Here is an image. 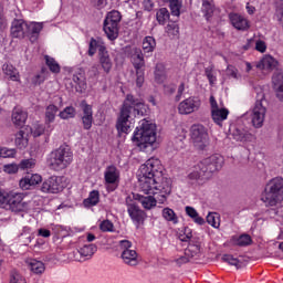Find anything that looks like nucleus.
<instances>
[{"instance_id":"nucleus-1","label":"nucleus","mask_w":283,"mask_h":283,"mask_svg":"<svg viewBox=\"0 0 283 283\" xmlns=\"http://www.w3.org/2000/svg\"><path fill=\"white\" fill-rule=\"evenodd\" d=\"M140 189L144 193L157 196L160 205L171 195V179L163 176L160 159L150 158L139 168Z\"/></svg>"},{"instance_id":"nucleus-2","label":"nucleus","mask_w":283,"mask_h":283,"mask_svg":"<svg viewBox=\"0 0 283 283\" xmlns=\"http://www.w3.org/2000/svg\"><path fill=\"white\" fill-rule=\"evenodd\" d=\"M136 116H147V106L143 98H137L132 94H127L116 123L118 134H129L132 120H134Z\"/></svg>"},{"instance_id":"nucleus-3","label":"nucleus","mask_w":283,"mask_h":283,"mask_svg":"<svg viewBox=\"0 0 283 283\" xmlns=\"http://www.w3.org/2000/svg\"><path fill=\"white\" fill-rule=\"evenodd\" d=\"M133 140L142 149L154 147L156 145V126L147 119H143L134 133Z\"/></svg>"},{"instance_id":"nucleus-4","label":"nucleus","mask_w":283,"mask_h":283,"mask_svg":"<svg viewBox=\"0 0 283 283\" xmlns=\"http://www.w3.org/2000/svg\"><path fill=\"white\" fill-rule=\"evenodd\" d=\"M73 156L70 146H60L57 149L50 153L48 165L53 171H63V169H67V167L72 165Z\"/></svg>"},{"instance_id":"nucleus-5","label":"nucleus","mask_w":283,"mask_h":283,"mask_svg":"<svg viewBox=\"0 0 283 283\" xmlns=\"http://www.w3.org/2000/svg\"><path fill=\"white\" fill-rule=\"evenodd\" d=\"M265 207H275L283 201V178L276 177L268 182L261 196Z\"/></svg>"},{"instance_id":"nucleus-6","label":"nucleus","mask_w":283,"mask_h":283,"mask_svg":"<svg viewBox=\"0 0 283 283\" xmlns=\"http://www.w3.org/2000/svg\"><path fill=\"white\" fill-rule=\"evenodd\" d=\"M122 19L123 15L117 10L109 11L106 14L103 30L109 41H116L118 39V25H120Z\"/></svg>"},{"instance_id":"nucleus-7","label":"nucleus","mask_w":283,"mask_h":283,"mask_svg":"<svg viewBox=\"0 0 283 283\" xmlns=\"http://www.w3.org/2000/svg\"><path fill=\"white\" fill-rule=\"evenodd\" d=\"M264 118H266V98L264 93L258 94V99L251 113V123L255 129H260L264 125Z\"/></svg>"},{"instance_id":"nucleus-8","label":"nucleus","mask_w":283,"mask_h":283,"mask_svg":"<svg viewBox=\"0 0 283 283\" xmlns=\"http://www.w3.org/2000/svg\"><path fill=\"white\" fill-rule=\"evenodd\" d=\"M224 165V157L221 155H212L203 160H201L197 165V169L201 171V174H206V178H211V174H216V171H220Z\"/></svg>"},{"instance_id":"nucleus-9","label":"nucleus","mask_w":283,"mask_h":283,"mask_svg":"<svg viewBox=\"0 0 283 283\" xmlns=\"http://www.w3.org/2000/svg\"><path fill=\"white\" fill-rule=\"evenodd\" d=\"M23 198L24 196L21 192H4L3 197H1L0 207L14 212L23 211L25 209Z\"/></svg>"},{"instance_id":"nucleus-10","label":"nucleus","mask_w":283,"mask_h":283,"mask_svg":"<svg viewBox=\"0 0 283 283\" xmlns=\"http://www.w3.org/2000/svg\"><path fill=\"white\" fill-rule=\"evenodd\" d=\"M190 136L193 146L200 151H203V149H207V147H209V133L207 132V128L203 125H192L190 128Z\"/></svg>"},{"instance_id":"nucleus-11","label":"nucleus","mask_w":283,"mask_h":283,"mask_svg":"<svg viewBox=\"0 0 283 283\" xmlns=\"http://www.w3.org/2000/svg\"><path fill=\"white\" fill-rule=\"evenodd\" d=\"M126 207L127 212L133 220L134 224H136V228L139 229L140 224H145V220L147 219V213L138 207L136 201L133 200L132 197L126 198Z\"/></svg>"},{"instance_id":"nucleus-12","label":"nucleus","mask_w":283,"mask_h":283,"mask_svg":"<svg viewBox=\"0 0 283 283\" xmlns=\"http://www.w3.org/2000/svg\"><path fill=\"white\" fill-rule=\"evenodd\" d=\"M43 193H59L63 191V185L61 184V177L52 176L46 179L41 187Z\"/></svg>"},{"instance_id":"nucleus-13","label":"nucleus","mask_w":283,"mask_h":283,"mask_svg":"<svg viewBox=\"0 0 283 283\" xmlns=\"http://www.w3.org/2000/svg\"><path fill=\"white\" fill-rule=\"evenodd\" d=\"M200 98L189 97L179 104V114H193V112H198V109H200Z\"/></svg>"},{"instance_id":"nucleus-14","label":"nucleus","mask_w":283,"mask_h":283,"mask_svg":"<svg viewBox=\"0 0 283 283\" xmlns=\"http://www.w3.org/2000/svg\"><path fill=\"white\" fill-rule=\"evenodd\" d=\"M82 107V124L83 129L90 130L92 129V124L94 123V112L92 111V105L87 104V102L82 101L81 102Z\"/></svg>"},{"instance_id":"nucleus-15","label":"nucleus","mask_w":283,"mask_h":283,"mask_svg":"<svg viewBox=\"0 0 283 283\" xmlns=\"http://www.w3.org/2000/svg\"><path fill=\"white\" fill-rule=\"evenodd\" d=\"M98 61L104 72H106V74H109L114 65V62L112 61L109 51H107V46H99Z\"/></svg>"},{"instance_id":"nucleus-16","label":"nucleus","mask_w":283,"mask_h":283,"mask_svg":"<svg viewBox=\"0 0 283 283\" xmlns=\"http://www.w3.org/2000/svg\"><path fill=\"white\" fill-rule=\"evenodd\" d=\"M28 30V23L23 20H13L11 24V36L13 39H25V31Z\"/></svg>"},{"instance_id":"nucleus-17","label":"nucleus","mask_w":283,"mask_h":283,"mask_svg":"<svg viewBox=\"0 0 283 283\" xmlns=\"http://www.w3.org/2000/svg\"><path fill=\"white\" fill-rule=\"evenodd\" d=\"M41 180L43 179L39 174L27 175L24 178L20 180V189H22L23 191H28L32 189V187H35V185H39Z\"/></svg>"},{"instance_id":"nucleus-18","label":"nucleus","mask_w":283,"mask_h":283,"mask_svg":"<svg viewBox=\"0 0 283 283\" xmlns=\"http://www.w3.org/2000/svg\"><path fill=\"white\" fill-rule=\"evenodd\" d=\"M232 138L237 143H251L253 140V134L249 133L247 128L237 127L232 130Z\"/></svg>"},{"instance_id":"nucleus-19","label":"nucleus","mask_w":283,"mask_h":283,"mask_svg":"<svg viewBox=\"0 0 283 283\" xmlns=\"http://www.w3.org/2000/svg\"><path fill=\"white\" fill-rule=\"evenodd\" d=\"M43 30V23L31 22L27 24L25 36H28L31 43H34L39 39V34Z\"/></svg>"},{"instance_id":"nucleus-20","label":"nucleus","mask_w":283,"mask_h":283,"mask_svg":"<svg viewBox=\"0 0 283 283\" xmlns=\"http://www.w3.org/2000/svg\"><path fill=\"white\" fill-rule=\"evenodd\" d=\"M11 120L17 127H23L28 120V113L23 108L15 107L12 111Z\"/></svg>"},{"instance_id":"nucleus-21","label":"nucleus","mask_w":283,"mask_h":283,"mask_svg":"<svg viewBox=\"0 0 283 283\" xmlns=\"http://www.w3.org/2000/svg\"><path fill=\"white\" fill-rule=\"evenodd\" d=\"M130 57L135 70H140L145 67V56L143 55V50L138 48H133L130 50Z\"/></svg>"},{"instance_id":"nucleus-22","label":"nucleus","mask_w":283,"mask_h":283,"mask_svg":"<svg viewBox=\"0 0 283 283\" xmlns=\"http://www.w3.org/2000/svg\"><path fill=\"white\" fill-rule=\"evenodd\" d=\"M230 21L233 28H235V30L244 31L249 28V20H247V18H244L241 14L231 13Z\"/></svg>"},{"instance_id":"nucleus-23","label":"nucleus","mask_w":283,"mask_h":283,"mask_svg":"<svg viewBox=\"0 0 283 283\" xmlns=\"http://www.w3.org/2000/svg\"><path fill=\"white\" fill-rule=\"evenodd\" d=\"M276 66L277 61L271 55L263 56V59L255 64L258 70H274Z\"/></svg>"},{"instance_id":"nucleus-24","label":"nucleus","mask_w":283,"mask_h":283,"mask_svg":"<svg viewBox=\"0 0 283 283\" xmlns=\"http://www.w3.org/2000/svg\"><path fill=\"white\" fill-rule=\"evenodd\" d=\"M122 259L128 266H136L138 264V253L136 250H124L122 252Z\"/></svg>"},{"instance_id":"nucleus-25","label":"nucleus","mask_w":283,"mask_h":283,"mask_svg":"<svg viewBox=\"0 0 283 283\" xmlns=\"http://www.w3.org/2000/svg\"><path fill=\"white\" fill-rule=\"evenodd\" d=\"M57 113H59V107L54 104H51L45 108L44 123L48 129H50L51 127L50 124L54 123V120L56 119Z\"/></svg>"},{"instance_id":"nucleus-26","label":"nucleus","mask_w":283,"mask_h":283,"mask_svg":"<svg viewBox=\"0 0 283 283\" xmlns=\"http://www.w3.org/2000/svg\"><path fill=\"white\" fill-rule=\"evenodd\" d=\"M212 114V120L222 127V120H227V117L229 116V109L227 108H217L211 111Z\"/></svg>"},{"instance_id":"nucleus-27","label":"nucleus","mask_w":283,"mask_h":283,"mask_svg":"<svg viewBox=\"0 0 283 283\" xmlns=\"http://www.w3.org/2000/svg\"><path fill=\"white\" fill-rule=\"evenodd\" d=\"M216 10V4H213V0H202L201 12L203 17L209 21L213 17V12Z\"/></svg>"},{"instance_id":"nucleus-28","label":"nucleus","mask_w":283,"mask_h":283,"mask_svg":"<svg viewBox=\"0 0 283 283\" xmlns=\"http://www.w3.org/2000/svg\"><path fill=\"white\" fill-rule=\"evenodd\" d=\"M27 264L29 269L32 271V273H35V275H41V273L45 272V264H43V262L41 261L30 259L27 261Z\"/></svg>"},{"instance_id":"nucleus-29","label":"nucleus","mask_w":283,"mask_h":283,"mask_svg":"<svg viewBox=\"0 0 283 283\" xmlns=\"http://www.w3.org/2000/svg\"><path fill=\"white\" fill-rule=\"evenodd\" d=\"M140 205L144 207V209H154L158 202V197L154 196H139L138 198Z\"/></svg>"},{"instance_id":"nucleus-30","label":"nucleus","mask_w":283,"mask_h":283,"mask_svg":"<svg viewBox=\"0 0 283 283\" xmlns=\"http://www.w3.org/2000/svg\"><path fill=\"white\" fill-rule=\"evenodd\" d=\"M105 180L108 185H114L118 180V169L115 166H108L105 171Z\"/></svg>"},{"instance_id":"nucleus-31","label":"nucleus","mask_w":283,"mask_h":283,"mask_svg":"<svg viewBox=\"0 0 283 283\" xmlns=\"http://www.w3.org/2000/svg\"><path fill=\"white\" fill-rule=\"evenodd\" d=\"M186 214L191 218V220H193V222H196V224H205V219L202 217H200V214H198V211L195 210L193 207L191 206H187L185 208Z\"/></svg>"},{"instance_id":"nucleus-32","label":"nucleus","mask_w":283,"mask_h":283,"mask_svg":"<svg viewBox=\"0 0 283 283\" xmlns=\"http://www.w3.org/2000/svg\"><path fill=\"white\" fill-rule=\"evenodd\" d=\"M101 48H105V43L92 38L88 45V56H94V54H96V50L98 54H101Z\"/></svg>"},{"instance_id":"nucleus-33","label":"nucleus","mask_w":283,"mask_h":283,"mask_svg":"<svg viewBox=\"0 0 283 283\" xmlns=\"http://www.w3.org/2000/svg\"><path fill=\"white\" fill-rule=\"evenodd\" d=\"M98 250V248L96 247V244H86L83 245L80 250L78 253L81 255V258H92V255H94L96 253V251Z\"/></svg>"},{"instance_id":"nucleus-34","label":"nucleus","mask_w":283,"mask_h":283,"mask_svg":"<svg viewBox=\"0 0 283 283\" xmlns=\"http://www.w3.org/2000/svg\"><path fill=\"white\" fill-rule=\"evenodd\" d=\"M143 50L145 54H151L156 50V39L154 36H146L143 41Z\"/></svg>"},{"instance_id":"nucleus-35","label":"nucleus","mask_w":283,"mask_h":283,"mask_svg":"<svg viewBox=\"0 0 283 283\" xmlns=\"http://www.w3.org/2000/svg\"><path fill=\"white\" fill-rule=\"evenodd\" d=\"M2 70L11 81H19V71L12 64H3Z\"/></svg>"},{"instance_id":"nucleus-36","label":"nucleus","mask_w":283,"mask_h":283,"mask_svg":"<svg viewBox=\"0 0 283 283\" xmlns=\"http://www.w3.org/2000/svg\"><path fill=\"white\" fill-rule=\"evenodd\" d=\"M15 145L19 149L28 147V135H25V132L20 130L15 134Z\"/></svg>"},{"instance_id":"nucleus-37","label":"nucleus","mask_w":283,"mask_h":283,"mask_svg":"<svg viewBox=\"0 0 283 283\" xmlns=\"http://www.w3.org/2000/svg\"><path fill=\"white\" fill-rule=\"evenodd\" d=\"M166 32L170 39H178L180 36V28L176 22L168 23Z\"/></svg>"},{"instance_id":"nucleus-38","label":"nucleus","mask_w":283,"mask_h":283,"mask_svg":"<svg viewBox=\"0 0 283 283\" xmlns=\"http://www.w3.org/2000/svg\"><path fill=\"white\" fill-rule=\"evenodd\" d=\"M59 116L62 118V120H70V118H75L76 108L73 106H66L62 112H60Z\"/></svg>"},{"instance_id":"nucleus-39","label":"nucleus","mask_w":283,"mask_h":283,"mask_svg":"<svg viewBox=\"0 0 283 283\" xmlns=\"http://www.w3.org/2000/svg\"><path fill=\"white\" fill-rule=\"evenodd\" d=\"M163 218H165L167 222H172V224H178V216H176V212L174 211V209L164 208Z\"/></svg>"},{"instance_id":"nucleus-40","label":"nucleus","mask_w":283,"mask_h":283,"mask_svg":"<svg viewBox=\"0 0 283 283\" xmlns=\"http://www.w3.org/2000/svg\"><path fill=\"white\" fill-rule=\"evenodd\" d=\"M45 63L49 67V70L53 73V74H59V72H61V65H59L56 63V60H54L53 57L45 55Z\"/></svg>"},{"instance_id":"nucleus-41","label":"nucleus","mask_w":283,"mask_h":283,"mask_svg":"<svg viewBox=\"0 0 283 283\" xmlns=\"http://www.w3.org/2000/svg\"><path fill=\"white\" fill-rule=\"evenodd\" d=\"M99 200V195L97 190H93L88 198L84 200L83 205L84 207H96V203Z\"/></svg>"},{"instance_id":"nucleus-42","label":"nucleus","mask_w":283,"mask_h":283,"mask_svg":"<svg viewBox=\"0 0 283 283\" xmlns=\"http://www.w3.org/2000/svg\"><path fill=\"white\" fill-rule=\"evenodd\" d=\"M222 262L230 264V266H235L237 269H242V262L238 258H233L231 254H223L221 258Z\"/></svg>"},{"instance_id":"nucleus-43","label":"nucleus","mask_w":283,"mask_h":283,"mask_svg":"<svg viewBox=\"0 0 283 283\" xmlns=\"http://www.w3.org/2000/svg\"><path fill=\"white\" fill-rule=\"evenodd\" d=\"M157 21L160 23V25H165L167 21H169V10L167 8H161L157 11Z\"/></svg>"},{"instance_id":"nucleus-44","label":"nucleus","mask_w":283,"mask_h":283,"mask_svg":"<svg viewBox=\"0 0 283 283\" xmlns=\"http://www.w3.org/2000/svg\"><path fill=\"white\" fill-rule=\"evenodd\" d=\"M205 75L207 76L210 85H214L216 81H218L213 65L207 66L205 69Z\"/></svg>"},{"instance_id":"nucleus-45","label":"nucleus","mask_w":283,"mask_h":283,"mask_svg":"<svg viewBox=\"0 0 283 283\" xmlns=\"http://www.w3.org/2000/svg\"><path fill=\"white\" fill-rule=\"evenodd\" d=\"M165 3H169L170 6V10H171V14L174 17H180V1L178 0H164Z\"/></svg>"},{"instance_id":"nucleus-46","label":"nucleus","mask_w":283,"mask_h":283,"mask_svg":"<svg viewBox=\"0 0 283 283\" xmlns=\"http://www.w3.org/2000/svg\"><path fill=\"white\" fill-rule=\"evenodd\" d=\"M208 224L213 227L214 229H218L220 227V216L216 212H210L206 218Z\"/></svg>"},{"instance_id":"nucleus-47","label":"nucleus","mask_w":283,"mask_h":283,"mask_svg":"<svg viewBox=\"0 0 283 283\" xmlns=\"http://www.w3.org/2000/svg\"><path fill=\"white\" fill-rule=\"evenodd\" d=\"M36 167V159L30 158V159H23L19 164V169L28 170V169H34Z\"/></svg>"},{"instance_id":"nucleus-48","label":"nucleus","mask_w":283,"mask_h":283,"mask_svg":"<svg viewBox=\"0 0 283 283\" xmlns=\"http://www.w3.org/2000/svg\"><path fill=\"white\" fill-rule=\"evenodd\" d=\"M275 6H276V19L283 28V0H275Z\"/></svg>"},{"instance_id":"nucleus-49","label":"nucleus","mask_w":283,"mask_h":283,"mask_svg":"<svg viewBox=\"0 0 283 283\" xmlns=\"http://www.w3.org/2000/svg\"><path fill=\"white\" fill-rule=\"evenodd\" d=\"M272 83H273L274 90L277 87H282L283 86V73L280 71H276L272 76Z\"/></svg>"},{"instance_id":"nucleus-50","label":"nucleus","mask_w":283,"mask_h":283,"mask_svg":"<svg viewBox=\"0 0 283 283\" xmlns=\"http://www.w3.org/2000/svg\"><path fill=\"white\" fill-rule=\"evenodd\" d=\"M31 134L34 138H39V136H43L45 134V126L42 124H34L31 128Z\"/></svg>"},{"instance_id":"nucleus-51","label":"nucleus","mask_w":283,"mask_h":283,"mask_svg":"<svg viewBox=\"0 0 283 283\" xmlns=\"http://www.w3.org/2000/svg\"><path fill=\"white\" fill-rule=\"evenodd\" d=\"M253 242L251 235L249 234H241L237 240V247H249Z\"/></svg>"},{"instance_id":"nucleus-52","label":"nucleus","mask_w":283,"mask_h":283,"mask_svg":"<svg viewBox=\"0 0 283 283\" xmlns=\"http://www.w3.org/2000/svg\"><path fill=\"white\" fill-rule=\"evenodd\" d=\"M189 180H200V178H207V174L195 167V170L188 175Z\"/></svg>"},{"instance_id":"nucleus-53","label":"nucleus","mask_w":283,"mask_h":283,"mask_svg":"<svg viewBox=\"0 0 283 283\" xmlns=\"http://www.w3.org/2000/svg\"><path fill=\"white\" fill-rule=\"evenodd\" d=\"M73 81L80 87H85V74L81 72L73 74Z\"/></svg>"},{"instance_id":"nucleus-54","label":"nucleus","mask_w":283,"mask_h":283,"mask_svg":"<svg viewBox=\"0 0 283 283\" xmlns=\"http://www.w3.org/2000/svg\"><path fill=\"white\" fill-rule=\"evenodd\" d=\"M136 76L137 87H143V83H145V71L143 69H136Z\"/></svg>"},{"instance_id":"nucleus-55","label":"nucleus","mask_w":283,"mask_h":283,"mask_svg":"<svg viewBox=\"0 0 283 283\" xmlns=\"http://www.w3.org/2000/svg\"><path fill=\"white\" fill-rule=\"evenodd\" d=\"M190 238H193V232L191 231L190 228L186 227L184 229V233L182 234H179V240L181 242H189V239Z\"/></svg>"},{"instance_id":"nucleus-56","label":"nucleus","mask_w":283,"mask_h":283,"mask_svg":"<svg viewBox=\"0 0 283 283\" xmlns=\"http://www.w3.org/2000/svg\"><path fill=\"white\" fill-rule=\"evenodd\" d=\"M196 251H200V245H193L192 248L185 250V255L188 258L189 262H191L192 258H195Z\"/></svg>"},{"instance_id":"nucleus-57","label":"nucleus","mask_w":283,"mask_h":283,"mask_svg":"<svg viewBox=\"0 0 283 283\" xmlns=\"http://www.w3.org/2000/svg\"><path fill=\"white\" fill-rule=\"evenodd\" d=\"M10 283H27L25 282V277H23V275H21L19 272L13 271L11 273V280Z\"/></svg>"},{"instance_id":"nucleus-58","label":"nucleus","mask_w":283,"mask_h":283,"mask_svg":"<svg viewBox=\"0 0 283 283\" xmlns=\"http://www.w3.org/2000/svg\"><path fill=\"white\" fill-rule=\"evenodd\" d=\"M99 229L101 231L104 232H112L114 231V223H112V221L109 220H104L101 224H99Z\"/></svg>"},{"instance_id":"nucleus-59","label":"nucleus","mask_w":283,"mask_h":283,"mask_svg":"<svg viewBox=\"0 0 283 283\" xmlns=\"http://www.w3.org/2000/svg\"><path fill=\"white\" fill-rule=\"evenodd\" d=\"M227 76H231V78H240V75L238 73V70L233 65H228L226 70Z\"/></svg>"},{"instance_id":"nucleus-60","label":"nucleus","mask_w":283,"mask_h":283,"mask_svg":"<svg viewBox=\"0 0 283 283\" xmlns=\"http://www.w3.org/2000/svg\"><path fill=\"white\" fill-rule=\"evenodd\" d=\"M155 81L157 83H163L165 81V72L163 70H160V66H156Z\"/></svg>"},{"instance_id":"nucleus-61","label":"nucleus","mask_w":283,"mask_h":283,"mask_svg":"<svg viewBox=\"0 0 283 283\" xmlns=\"http://www.w3.org/2000/svg\"><path fill=\"white\" fill-rule=\"evenodd\" d=\"M270 216H277L283 218V206H277L276 208L270 209Z\"/></svg>"},{"instance_id":"nucleus-62","label":"nucleus","mask_w":283,"mask_h":283,"mask_svg":"<svg viewBox=\"0 0 283 283\" xmlns=\"http://www.w3.org/2000/svg\"><path fill=\"white\" fill-rule=\"evenodd\" d=\"M255 50L261 53L266 52V42L262 40H258L255 43Z\"/></svg>"},{"instance_id":"nucleus-63","label":"nucleus","mask_w":283,"mask_h":283,"mask_svg":"<svg viewBox=\"0 0 283 283\" xmlns=\"http://www.w3.org/2000/svg\"><path fill=\"white\" fill-rule=\"evenodd\" d=\"M119 247L123 251H132V241L123 240L119 242Z\"/></svg>"},{"instance_id":"nucleus-64","label":"nucleus","mask_w":283,"mask_h":283,"mask_svg":"<svg viewBox=\"0 0 283 283\" xmlns=\"http://www.w3.org/2000/svg\"><path fill=\"white\" fill-rule=\"evenodd\" d=\"M32 83H33V85H41V84L45 83V75H35L32 78Z\"/></svg>"}]
</instances>
